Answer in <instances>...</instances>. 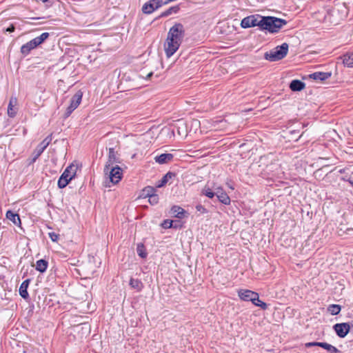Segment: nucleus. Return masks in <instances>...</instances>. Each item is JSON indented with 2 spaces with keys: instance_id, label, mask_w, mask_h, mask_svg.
Returning a JSON list of instances; mask_svg holds the SVG:
<instances>
[{
  "instance_id": "6ab92c4d",
  "label": "nucleus",
  "mask_w": 353,
  "mask_h": 353,
  "mask_svg": "<svg viewBox=\"0 0 353 353\" xmlns=\"http://www.w3.org/2000/svg\"><path fill=\"white\" fill-rule=\"evenodd\" d=\"M6 218L12 221L14 225H21V219L18 214L14 213L11 210H8L6 212Z\"/></svg>"
},
{
  "instance_id": "39448f33",
  "label": "nucleus",
  "mask_w": 353,
  "mask_h": 353,
  "mask_svg": "<svg viewBox=\"0 0 353 353\" xmlns=\"http://www.w3.org/2000/svg\"><path fill=\"white\" fill-rule=\"evenodd\" d=\"M106 175L108 176L109 181L106 182L107 184L105 186L110 187L109 183L117 184L121 180L123 176V170L119 165H116L110 167Z\"/></svg>"
},
{
  "instance_id": "2eb2a0df",
  "label": "nucleus",
  "mask_w": 353,
  "mask_h": 353,
  "mask_svg": "<svg viewBox=\"0 0 353 353\" xmlns=\"http://www.w3.org/2000/svg\"><path fill=\"white\" fill-rule=\"evenodd\" d=\"M173 158L174 156L172 154L165 153L156 156L154 161L159 164H165L172 161Z\"/></svg>"
},
{
  "instance_id": "9b49d317",
  "label": "nucleus",
  "mask_w": 353,
  "mask_h": 353,
  "mask_svg": "<svg viewBox=\"0 0 353 353\" xmlns=\"http://www.w3.org/2000/svg\"><path fill=\"white\" fill-rule=\"evenodd\" d=\"M117 162H119V159L117 157L114 148H110L108 154V160L106 162V164L104 168V174H107L108 170H110V167L114 166V164Z\"/></svg>"
},
{
  "instance_id": "4468645a",
  "label": "nucleus",
  "mask_w": 353,
  "mask_h": 353,
  "mask_svg": "<svg viewBox=\"0 0 353 353\" xmlns=\"http://www.w3.org/2000/svg\"><path fill=\"white\" fill-rule=\"evenodd\" d=\"M332 76V72H316L312 74H310V79L317 81V82H323L327 79H329Z\"/></svg>"
},
{
  "instance_id": "c756f323",
  "label": "nucleus",
  "mask_w": 353,
  "mask_h": 353,
  "mask_svg": "<svg viewBox=\"0 0 353 353\" xmlns=\"http://www.w3.org/2000/svg\"><path fill=\"white\" fill-rule=\"evenodd\" d=\"M201 193L210 199H212L215 196V190L213 191L208 185L203 188Z\"/></svg>"
},
{
  "instance_id": "9d476101",
  "label": "nucleus",
  "mask_w": 353,
  "mask_h": 353,
  "mask_svg": "<svg viewBox=\"0 0 353 353\" xmlns=\"http://www.w3.org/2000/svg\"><path fill=\"white\" fill-rule=\"evenodd\" d=\"M333 328L340 338H344L350 332V325L347 323H336Z\"/></svg>"
},
{
  "instance_id": "cd10ccee",
  "label": "nucleus",
  "mask_w": 353,
  "mask_h": 353,
  "mask_svg": "<svg viewBox=\"0 0 353 353\" xmlns=\"http://www.w3.org/2000/svg\"><path fill=\"white\" fill-rule=\"evenodd\" d=\"M174 176V174L172 172H168L158 182L157 187L161 188L164 186L168 181L169 179H172Z\"/></svg>"
},
{
  "instance_id": "7ed1b4c3",
  "label": "nucleus",
  "mask_w": 353,
  "mask_h": 353,
  "mask_svg": "<svg viewBox=\"0 0 353 353\" xmlns=\"http://www.w3.org/2000/svg\"><path fill=\"white\" fill-rule=\"evenodd\" d=\"M79 168V165L77 162H73L69 165L59 177L57 183L58 187L61 189L66 187L70 181L75 177Z\"/></svg>"
},
{
  "instance_id": "a18cd8bd",
  "label": "nucleus",
  "mask_w": 353,
  "mask_h": 353,
  "mask_svg": "<svg viewBox=\"0 0 353 353\" xmlns=\"http://www.w3.org/2000/svg\"><path fill=\"white\" fill-rule=\"evenodd\" d=\"M305 346H306V347H309V343H306V344H305Z\"/></svg>"
},
{
  "instance_id": "0eeeda50",
  "label": "nucleus",
  "mask_w": 353,
  "mask_h": 353,
  "mask_svg": "<svg viewBox=\"0 0 353 353\" xmlns=\"http://www.w3.org/2000/svg\"><path fill=\"white\" fill-rule=\"evenodd\" d=\"M83 97V93L79 90L71 98L70 105L67 108L65 117H68L71 113L80 105Z\"/></svg>"
},
{
  "instance_id": "c03bdc74",
  "label": "nucleus",
  "mask_w": 353,
  "mask_h": 353,
  "mask_svg": "<svg viewBox=\"0 0 353 353\" xmlns=\"http://www.w3.org/2000/svg\"><path fill=\"white\" fill-rule=\"evenodd\" d=\"M227 184H228V185L229 188H230L231 190H233L234 189V188L232 185H230V184H228V183H227Z\"/></svg>"
},
{
  "instance_id": "f257e3e1",
  "label": "nucleus",
  "mask_w": 353,
  "mask_h": 353,
  "mask_svg": "<svg viewBox=\"0 0 353 353\" xmlns=\"http://www.w3.org/2000/svg\"><path fill=\"white\" fill-rule=\"evenodd\" d=\"M184 36L185 28L181 23H175L170 28L164 45L165 52L167 57L170 58L178 50Z\"/></svg>"
},
{
  "instance_id": "412c9836",
  "label": "nucleus",
  "mask_w": 353,
  "mask_h": 353,
  "mask_svg": "<svg viewBox=\"0 0 353 353\" xmlns=\"http://www.w3.org/2000/svg\"><path fill=\"white\" fill-rule=\"evenodd\" d=\"M171 212L175 217L179 219L183 218L186 213L182 208L178 205H174L171 209Z\"/></svg>"
},
{
  "instance_id": "dca6fc26",
  "label": "nucleus",
  "mask_w": 353,
  "mask_h": 353,
  "mask_svg": "<svg viewBox=\"0 0 353 353\" xmlns=\"http://www.w3.org/2000/svg\"><path fill=\"white\" fill-rule=\"evenodd\" d=\"M17 104V99L15 97H12L8 107V114L10 117H14L17 114V108L15 106Z\"/></svg>"
},
{
  "instance_id": "c9c22d12",
  "label": "nucleus",
  "mask_w": 353,
  "mask_h": 353,
  "mask_svg": "<svg viewBox=\"0 0 353 353\" xmlns=\"http://www.w3.org/2000/svg\"><path fill=\"white\" fill-rule=\"evenodd\" d=\"M172 223L173 221L169 219L165 220L162 223L161 226L163 228L168 229L171 228L172 227Z\"/></svg>"
},
{
  "instance_id": "49530a36",
  "label": "nucleus",
  "mask_w": 353,
  "mask_h": 353,
  "mask_svg": "<svg viewBox=\"0 0 353 353\" xmlns=\"http://www.w3.org/2000/svg\"><path fill=\"white\" fill-rule=\"evenodd\" d=\"M352 326L353 327V324H352Z\"/></svg>"
},
{
  "instance_id": "1a4fd4ad",
  "label": "nucleus",
  "mask_w": 353,
  "mask_h": 353,
  "mask_svg": "<svg viewBox=\"0 0 353 353\" xmlns=\"http://www.w3.org/2000/svg\"><path fill=\"white\" fill-rule=\"evenodd\" d=\"M214 190H215V196L218 198L219 201L224 205L230 204V198L223 190L221 186H213Z\"/></svg>"
},
{
  "instance_id": "37998d69",
  "label": "nucleus",
  "mask_w": 353,
  "mask_h": 353,
  "mask_svg": "<svg viewBox=\"0 0 353 353\" xmlns=\"http://www.w3.org/2000/svg\"><path fill=\"white\" fill-rule=\"evenodd\" d=\"M152 74H153L152 72L148 73L146 78L149 79L152 75Z\"/></svg>"
},
{
  "instance_id": "393cba45",
  "label": "nucleus",
  "mask_w": 353,
  "mask_h": 353,
  "mask_svg": "<svg viewBox=\"0 0 353 353\" xmlns=\"http://www.w3.org/2000/svg\"><path fill=\"white\" fill-rule=\"evenodd\" d=\"M36 48L34 45L32 43V40L28 41V43L23 44L21 48V52L23 54H28L30 52Z\"/></svg>"
},
{
  "instance_id": "2f4dec72",
  "label": "nucleus",
  "mask_w": 353,
  "mask_h": 353,
  "mask_svg": "<svg viewBox=\"0 0 353 353\" xmlns=\"http://www.w3.org/2000/svg\"><path fill=\"white\" fill-rule=\"evenodd\" d=\"M156 192V189L152 186H148V187H145L143 190H142V196H144V197H149L150 196H152L153 194H154Z\"/></svg>"
},
{
  "instance_id": "f3484780",
  "label": "nucleus",
  "mask_w": 353,
  "mask_h": 353,
  "mask_svg": "<svg viewBox=\"0 0 353 353\" xmlns=\"http://www.w3.org/2000/svg\"><path fill=\"white\" fill-rule=\"evenodd\" d=\"M157 9L158 8H156L155 3L153 2V0H150L143 4L142 7V12L144 14H150Z\"/></svg>"
},
{
  "instance_id": "473e14b6",
  "label": "nucleus",
  "mask_w": 353,
  "mask_h": 353,
  "mask_svg": "<svg viewBox=\"0 0 353 353\" xmlns=\"http://www.w3.org/2000/svg\"><path fill=\"white\" fill-rule=\"evenodd\" d=\"M137 253L141 258H145L147 253L145 251L144 246L143 244H139L137 248Z\"/></svg>"
},
{
  "instance_id": "aec40b11",
  "label": "nucleus",
  "mask_w": 353,
  "mask_h": 353,
  "mask_svg": "<svg viewBox=\"0 0 353 353\" xmlns=\"http://www.w3.org/2000/svg\"><path fill=\"white\" fill-rule=\"evenodd\" d=\"M30 280L27 279L23 281L19 288V294L23 299H27L29 296L27 289L28 288Z\"/></svg>"
},
{
  "instance_id": "f03ea898",
  "label": "nucleus",
  "mask_w": 353,
  "mask_h": 353,
  "mask_svg": "<svg viewBox=\"0 0 353 353\" xmlns=\"http://www.w3.org/2000/svg\"><path fill=\"white\" fill-rule=\"evenodd\" d=\"M286 24V21L274 17H263L261 30H267L270 32H277Z\"/></svg>"
},
{
  "instance_id": "4be33fe9",
  "label": "nucleus",
  "mask_w": 353,
  "mask_h": 353,
  "mask_svg": "<svg viewBox=\"0 0 353 353\" xmlns=\"http://www.w3.org/2000/svg\"><path fill=\"white\" fill-rule=\"evenodd\" d=\"M49 35L50 34L48 32H43L40 36L32 39V43L37 48L40 44L43 43L49 37Z\"/></svg>"
},
{
  "instance_id": "58836bf2",
  "label": "nucleus",
  "mask_w": 353,
  "mask_h": 353,
  "mask_svg": "<svg viewBox=\"0 0 353 353\" xmlns=\"http://www.w3.org/2000/svg\"><path fill=\"white\" fill-rule=\"evenodd\" d=\"M14 30H15V28H14V25H13V24H11V25L10 26V27H8V28L6 30V32H14Z\"/></svg>"
},
{
  "instance_id": "a19ab883",
  "label": "nucleus",
  "mask_w": 353,
  "mask_h": 353,
  "mask_svg": "<svg viewBox=\"0 0 353 353\" xmlns=\"http://www.w3.org/2000/svg\"><path fill=\"white\" fill-rule=\"evenodd\" d=\"M178 123V124L181 125L182 127L185 126V123L183 121H179Z\"/></svg>"
},
{
  "instance_id": "7c9ffc66",
  "label": "nucleus",
  "mask_w": 353,
  "mask_h": 353,
  "mask_svg": "<svg viewBox=\"0 0 353 353\" xmlns=\"http://www.w3.org/2000/svg\"><path fill=\"white\" fill-rule=\"evenodd\" d=\"M343 62L347 67H353V53L345 54L343 57Z\"/></svg>"
},
{
  "instance_id": "f8f14e48",
  "label": "nucleus",
  "mask_w": 353,
  "mask_h": 353,
  "mask_svg": "<svg viewBox=\"0 0 353 353\" xmlns=\"http://www.w3.org/2000/svg\"><path fill=\"white\" fill-rule=\"evenodd\" d=\"M327 14V10L325 8H322L318 12L313 13L312 17L314 19V26H317L318 23L323 22L326 19Z\"/></svg>"
},
{
  "instance_id": "72a5a7b5",
  "label": "nucleus",
  "mask_w": 353,
  "mask_h": 353,
  "mask_svg": "<svg viewBox=\"0 0 353 353\" xmlns=\"http://www.w3.org/2000/svg\"><path fill=\"white\" fill-rule=\"evenodd\" d=\"M253 304L256 306L260 307L261 308H262L263 310H265L268 307V305L265 303L261 301L259 299V296L258 298H256Z\"/></svg>"
},
{
  "instance_id": "ea45409f",
  "label": "nucleus",
  "mask_w": 353,
  "mask_h": 353,
  "mask_svg": "<svg viewBox=\"0 0 353 353\" xmlns=\"http://www.w3.org/2000/svg\"><path fill=\"white\" fill-rule=\"evenodd\" d=\"M192 123L194 125H198L199 124V121L198 120H194L192 121Z\"/></svg>"
},
{
  "instance_id": "c85d7f7f",
  "label": "nucleus",
  "mask_w": 353,
  "mask_h": 353,
  "mask_svg": "<svg viewBox=\"0 0 353 353\" xmlns=\"http://www.w3.org/2000/svg\"><path fill=\"white\" fill-rule=\"evenodd\" d=\"M327 310L330 314L336 315L341 312V307L337 304H332L327 307Z\"/></svg>"
},
{
  "instance_id": "b1692460",
  "label": "nucleus",
  "mask_w": 353,
  "mask_h": 353,
  "mask_svg": "<svg viewBox=\"0 0 353 353\" xmlns=\"http://www.w3.org/2000/svg\"><path fill=\"white\" fill-rule=\"evenodd\" d=\"M179 6H172V7L169 8L168 10H165L164 12H163L159 15V18L168 17V16L171 15L172 14L177 13L179 12Z\"/></svg>"
},
{
  "instance_id": "4c0bfd02",
  "label": "nucleus",
  "mask_w": 353,
  "mask_h": 353,
  "mask_svg": "<svg viewBox=\"0 0 353 353\" xmlns=\"http://www.w3.org/2000/svg\"><path fill=\"white\" fill-rule=\"evenodd\" d=\"M196 209L198 212L202 213V214H205L208 212V210H206V208L203 206L202 205H197L196 206Z\"/></svg>"
},
{
  "instance_id": "a211bd4d",
  "label": "nucleus",
  "mask_w": 353,
  "mask_h": 353,
  "mask_svg": "<svg viewBox=\"0 0 353 353\" xmlns=\"http://www.w3.org/2000/svg\"><path fill=\"white\" fill-rule=\"evenodd\" d=\"M320 346L327 351L330 352L331 353H336L338 352V350L334 346L327 343H322V342H314L310 343V346Z\"/></svg>"
},
{
  "instance_id": "423d86ee",
  "label": "nucleus",
  "mask_w": 353,
  "mask_h": 353,
  "mask_svg": "<svg viewBox=\"0 0 353 353\" xmlns=\"http://www.w3.org/2000/svg\"><path fill=\"white\" fill-rule=\"evenodd\" d=\"M263 17L259 14H253L243 18L241 26L243 28L259 26L261 28Z\"/></svg>"
},
{
  "instance_id": "20e7f679",
  "label": "nucleus",
  "mask_w": 353,
  "mask_h": 353,
  "mask_svg": "<svg viewBox=\"0 0 353 353\" xmlns=\"http://www.w3.org/2000/svg\"><path fill=\"white\" fill-rule=\"evenodd\" d=\"M288 45L283 43L265 54V59L270 61H276L283 59L288 54Z\"/></svg>"
},
{
  "instance_id": "e433bc0d",
  "label": "nucleus",
  "mask_w": 353,
  "mask_h": 353,
  "mask_svg": "<svg viewBox=\"0 0 353 353\" xmlns=\"http://www.w3.org/2000/svg\"><path fill=\"white\" fill-rule=\"evenodd\" d=\"M48 235H49V237L50 238V239L54 242H57L59 238V235L53 232H50L48 234Z\"/></svg>"
},
{
  "instance_id": "6e6552de",
  "label": "nucleus",
  "mask_w": 353,
  "mask_h": 353,
  "mask_svg": "<svg viewBox=\"0 0 353 353\" xmlns=\"http://www.w3.org/2000/svg\"><path fill=\"white\" fill-rule=\"evenodd\" d=\"M238 295L241 300L244 301H252V303H254L256 298L259 297L258 293L245 289L239 290L238 291Z\"/></svg>"
},
{
  "instance_id": "5701e85b",
  "label": "nucleus",
  "mask_w": 353,
  "mask_h": 353,
  "mask_svg": "<svg viewBox=\"0 0 353 353\" xmlns=\"http://www.w3.org/2000/svg\"><path fill=\"white\" fill-rule=\"evenodd\" d=\"M305 83L299 80H293L290 84V88L292 91H300L305 88Z\"/></svg>"
},
{
  "instance_id": "a878e982",
  "label": "nucleus",
  "mask_w": 353,
  "mask_h": 353,
  "mask_svg": "<svg viewBox=\"0 0 353 353\" xmlns=\"http://www.w3.org/2000/svg\"><path fill=\"white\" fill-rule=\"evenodd\" d=\"M129 284L132 288L137 290L138 292H140L143 288L142 282L137 279L131 278Z\"/></svg>"
},
{
  "instance_id": "79ce46f5",
  "label": "nucleus",
  "mask_w": 353,
  "mask_h": 353,
  "mask_svg": "<svg viewBox=\"0 0 353 353\" xmlns=\"http://www.w3.org/2000/svg\"><path fill=\"white\" fill-rule=\"evenodd\" d=\"M176 128H177V133H178L179 135H181L183 133H181V132H179L180 126H176Z\"/></svg>"
},
{
  "instance_id": "ddd939ff",
  "label": "nucleus",
  "mask_w": 353,
  "mask_h": 353,
  "mask_svg": "<svg viewBox=\"0 0 353 353\" xmlns=\"http://www.w3.org/2000/svg\"><path fill=\"white\" fill-rule=\"evenodd\" d=\"M51 141V137L48 136L45 139H43V141L34 150L35 156L34 157V161H35L43 153Z\"/></svg>"
},
{
  "instance_id": "f704fd0d",
  "label": "nucleus",
  "mask_w": 353,
  "mask_h": 353,
  "mask_svg": "<svg viewBox=\"0 0 353 353\" xmlns=\"http://www.w3.org/2000/svg\"><path fill=\"white\" fill-rule=\"evenodd\" d=\"M148 201L152 205L157 204L159 201V196L157 194H154L152 196L148 197Z\"/></svg>"
},
{
  "instance_id": "bb28decb",
  "label": "nucleus",
  "mask_w": 353,
  "mask_h": 353,
  "mask_svg": "<svg viewBox=\"0 0 353 353\" xmlns=\"http://www.w3.org/2000/svg\"><path fill=\"white\" fill-rule=\"evenodd\" d=\"M48 268V261L40 259L36 263V270L40 272H44Z\"/></svg>"
}]
</instances>
